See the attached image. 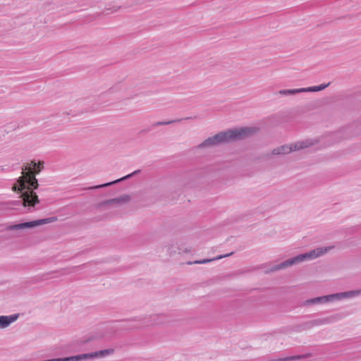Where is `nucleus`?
<instances>
[{
	"mask_svg": "<svg viewBox=\"0 0 361 361\" xmlns=\"http://www.w3.org/2000/svg\"><path fill=\"white\" fill-rule=\"evenodd\" d=\"M332 247H317L310 252L298 255L293 257H291L284 262L274 266L271 269V271H276L279 269H285L288 267H291L294 264L300 263L307 259H314L324 254L331 250Z\"/></svg>",
	"mask_w": 361,
	"mask_h": 361,
	"instance_id": "nucleus-3",
	"label": "nucleus"
},
{
	"mask_svg": "<svg viewBox=\"0 0 361 361\" xmlns=\"http://www.w3.org/2000/svg\"><path fill=\"white\" fill-rule=\"evenodd\" d=\"M329 85H330V82H328L327 84H322V85H317V86L302 87V90H304L303 92H319V91H322V90H324Z\"/></svg>",
	"mask_w": 361,
	"mask_h": 361,
	"instance_id": "nucleus-14",
	"label": "nucleus"
},
{
	"mask_svg": "<svg viewBox=\"0 0 361 361\" xmlns=\"http://www.w3.org/2000/svg\"><path fill=\"white\" fill-rule=\"evenodd\" d=\"M257 131L255 128L245 127L240 129L221 131L212 137H209L198 145V148H205L218 145L230 142L231 141L243 140Z\"/></svg>",
	"mask_w": 361,
	"mask_h": 361,
	"instance_id": "nucleus-1",
	"label": "nucleus"
},
{
	"mask_svg": "<svg viewBox=\"0 0 361 361\" xmlns=\"http://www.w3.org/2000/svg\"><path fill=\"white\" fill-rule=\"evenodd\" d=\"M25 170L23 169V176L19 177L18 179V185L20 186V189L21 190H25L27 186V173H25Z\"/></svg>",
	"mask_w": 361,
	"mask_h": 361,
	"instance_id": "nucleus-13",
	"label": "nucleus"
},
{
	"mask_svg": "<svg viewBox=\"0 0 361 361\" xmlns=\"http://www.w3.org/2000/svg\"><path fill=\"white\" fill-rule=\"evenodd\" d=\"M11 324L9 323L7 316H0V329L8 327Z\"/></svg>",
	"mask_w": 361,
	"mask_h": 361,
	"instance_id": "nucleus-17",
	"label": "nucleus"
},
{
	"mask_svg": "<svg viewBox=\"0 0 361 361\" xmlns=\"http://www.w3.org/2000/svg\"><path fill=\"white\" fill-rule=\"evenodd\" d=\"M302 88L292 89V90H281L279 93L281 95H293L298 93L303 92Z\"/></svg>",
	"mask_w": 361,
	"mask_h": 361,
	"instance_id": "nucleus-15",
	"label": "nucleus"
},
{
	"mask_svg": "<svg viewBox=\"0 0 361 361\" xmlns=\"http://www.w3.org/2000/svg\"><path fill=\"white\" fill-rule=\"evenodd\" d=\"M195 118L196 117L195 116L194 118ZM192 118H193V117H186V118H182L167 121H157V122H155L154 123H153L152 126L157 127V126H166V125H170L172 123L180 122L184 120H188V119H192Z\"/></svg>",
	"mask_w": 361,
	"mask_h": 361,
	"instance_id": "nucleus-12",
	"label": "nucleus"
},
{
	"mask_svg": "<svg viewBox=\"0 0 361 361\" xmlns=\"http://www.w3.org/2000/svg\"><path fill=\"white\" fill-rule=\"evenodd\" d=\"M312 142L310 140L300 141L295 144L284 145L274 148L271 153L274 155L287 154L293 151L302 149L311 146Z\"/></svg>",
	"mask_w": 361,
	"mask_h": 361,
	"instance_id": "nucleus-6",
	"label": "nucleus"
},
{
	"mask_svg": "<svg viewBox=\"0 0 361 361\" xmlns=\"http://www.w3.org/2000/svg\"><path fill=\"white\" fill-rule=\"evenodd\" d=\"M126 90V86L123 83L118 82L110 87L107 91L98 95L97 97L92 98L88 101H81L80 103H82V105L86 106V107L84 109V111H82L81 113L94 111L98 109L102 101L105 99L109 95L117 93L121 91H124Z\"/></svg>",
	"mask_w": 361,
	"mask_h": 361,
	"instance_id": "nucleus-4",
	"label": "nucleus"
},
{
	"mask_svg": "<svg viewBox=\"0 0 361 361\" xmlns=\"http://www.w3.org/2000/svg\"><path fill=\"white\" fill-rule=\"evenodd\" d=\"M23 170L27 171V189L22 192V200L14 201L12 204L14 206L23 205L24 207H28V210L32 211L37 204L39 203V200L36 192L33 190L39 187L38 181L33 173L32 167L26 165Z\"/></svg>",
	"mask_w": 361,
	"mask_h": 361,
	"instance_id": "nucleus-2",
	"label": "nucleus"
},
{
	"mask_svg": "<svg viewBox=\"0 0 361 361\" xmlns=\"http://www.w3.org/2000/svg\"><path fill=\"white\" fill-rule=\"evenodd\" d=\"M18 317H19L18 314H11V315L7 316V317L8 318V321H9L10 324H11V323L14 322L15 321H16L18 319Z\"/></svg>",
	"mask_w": 361,
	"mask_h": 361,
	"instance_id": "nucleus-19",
	"label": "nucleus"
},
{
	"mask_svg": "<svg viewBox=\"0 0 361 361\" xmlns=\"http://www.w3.org/2000/svg\"><path fill=\"white\" fill-rule=\"evenodd\" d=\"M233 254V252H231L230 253H228V254H226V255H219V256H217V257H216L214 258H212V259H202V260H196L194 262H188V264H206V263H208V262H212V261L219 260V259H223L224 257H229V256L232 255Z\"/></svg>",
	"mask_w": 361,
	"mask_h": 361,
	"instance_id": "nucleus-11",
	"label": "nucleus"
},
{
	"mask_svg": "<svg viewBox=\"0 0 361 361\" xmlns=\"http://www.w3.org/2000/svg\"><path fill=\"white\" fill-rule=\"evenodd\" d=\"M20 186L18 185H14L13 186V190L17 192H20V197L22 198V192H24V190H19Z\"/></svg>",
	"mask_w": 361,
	"mask_h": 361,
	"instance_id": "nucleus-20",
	"label": "nucleus"
},
{
	"mask_svg": "<svg viewBox=\"0 0 361 361\" xmlns=\"http://www.w3.org/2000/svg\"><path fill=\"white\" fill-rule=\"evenodd\" d=\"M43 164H44V162H39V165H38L35 161H32V164L33 166V168L36 171V173H39L42 170V169L44 167Z\"/></svg>",
	"mask_w": 361,
	"mask_h": 361,
	"instance_id": "nucleus-18",
	"label": "nucleus"
},
{
	"mask_svg": "<svg viewBox=\"0 0 361 361\" xmlns=\"http://www.w3.org/2000/svg\"><path fill=\"white\" fill-rule=\"evenodd\" d=\"M343 317L344 314L343 313H337L326 317L318 318L316 319L308 321L305 323V325L306 326V328L310 329L315 326H321L324 324L334 323L342 319Z\"/></svg>",
	"mask_w": 361,
	"mask_h": 361,
	"instance_id": "nucleus-8",
	"label": "nucleus"
},
{
	"mask_svg": "<svg viewBox=\"0 0 361 361\" xmlns=\"http://www.w3.org/2000/svg\"><path fill=\"white\" fill-rule=\"evenodd\" d=\"M118 8H120V7H118L117 8H114V10L111 11V8H106V14H109V13H111L114 11H116Z\"/></svg>",
	"mask_w": 361,
	"mask_h": 361,
	"instance_id": "nucleus-21",
	"label": "nucleus"
},
{
	"mask_svg": "<svg viewBox=\"0 0 361 361\" xmlns=\"http://www.w3.org/2000/svg\"><path fill=\"white\" fill-rule=\"evenodd\" d=\"M360 290H350L346 292H341L326 295H322L304 301L303 305L305 306L314 305L317 304L329 303L336 300H341L345 298H349L360 294Z\"/></svg>",
	"mask_w": 361,
	"mask_h": 361,
	"instance_id": "nucleus-5",
	"label": "nucleus"
},
{
	"mask_svg": "<svg viewBox=\"0 0 361 361\" xmlns=\"http://www.w3.org/2000/svg\"><path fill=\"white\" fill-rule=\"evenodd\" d=\"M130 197L128 195H123L120 197L105 200L100 203V206L109 205L112 204H122L128 202Z\"/></svg>",
	"mask_w": 361,
	"mask_h": 361,
	"instance_id": "nucleus-10",
	"label": "nucleus"
},
{
	"mask_svg": "<svg viewBox=\"0 0 361 361\" xmlns=\"http://www.w3.org/2000/svg\"><path fill=\"white\" fill-rule=\"evenodd\" d=\"M140 172H141V170H140V169L135 170L133 173H131L130 174H128V175H126V176H123V177H122L121 178H118V179L115 180L114 181H111V182L106 183H104V184L92 186V187L90 188V189L96 190V189H99V188H106V187L114 185L116 183H118L119 182H121L123 180H127V179L134 176L135 175H137V174L140 173Z\"/></svg>",
	"mask_w": 361,
	"mask_h": 361,
	"instance_id": "nucleus-9",
	"label": "nucleus"
},
{
	"mask_svg": "<svg viewBox=\"0 0 361 361\" xmlns=\"http://www.w3.org/2000/svg\"><path fill=\"white\" fill-rule=\"evenodd\" d=\"M307 357H309V355H295V356L286 357L284 358H280V359L273 360V361H292V360H300V359Z\"/></svg>",
	"mask_w": 361,
	"mask_h": 361,
	"instance_id": "nucleus-16",
	"label": "nucleus"
},
{
	"mask_svg": "<svg viewBox=\"0 0 361 361\" xmlns=\"http://www.w3.org/2000/svg\"><path fill=\"white\" fill-rule=\"evenodd\" d=\"M57 220L56 216H52L46 219H42L27 222H23L20 224H13L8 226L7 229L13 231V230H20L25 228H30L37 226L44 225L46 224L53 223Z\"/></svg>",
	"mask_w": 361,
	"mask_h": 361,
	"instance_id": "nucleus-7",
	"label": "nucleus"
}]
</instances>
